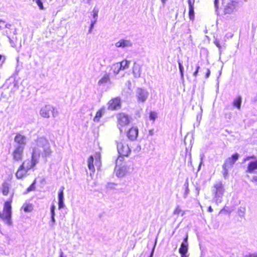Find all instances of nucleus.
<instances>
[{
    "mask_svg": "<svg viewBox=\"0 0 257 257\" xmlns=\"http://www.w3.org/2000/svg\"><path fill=\"white\" fill-rule=\"evenodd\" d=\"M123 157H118L116 160V167L115 169L116 176L119 178H122L130 173V168L127 165H123L121 167L118 166V161H121Z\"/></svg>",
    "mask_w": 257,
    "mask_h": 257,
    "instance_id": "39448f33",
    "label": "nucleus"
},
{
    "mask_svg": "<svg viewBox=\"0 0 257 257\" xmlns=\"http://www.w3.org/2000/svg\"><path fill=\"white\" fill-rule=\"evenodd\" d=\"M214 43L216 45V46L218 48H221V46L219 43V42L217 41V40H215V41L214 42Z\"/></svg>",
    "mask_w": 257,
    "mask_h": 257,
    "instance_id": "09e8293b",
    "label": "nucleus"
},
{
    "mask_svg": "<svg viewBox=\"0 0 257 257\" xmlns=\"http://www.w3.org/2000/svg\"><path fill=\"white\" fill-rule=\"evenodd\" d=\"M93 27H94V26L93 25V24H91L90 25V29L89 30V33H91V31H92V29H93Z\"/></svg>",
    "mask_w": 257,
    "mask_h": 257,
    "instance_id": "5fc2aeb1",
    "label": "nucleus"
},
{
    "mask_svg": "<svg viewBox=\"0 0 257 257\" xmlns=\"http://www.w3.org/2000/svg\"><path fill=\"white\" fill-rule=\"evenodd\" d=\"M189 15L190 19H193L194 17V7H189Z\"/></svg>",
    "mask_w": 257,
    "mask_h": 257,
    "instance_id": "473e14b6",
    "label": "nucleus"
},
{
    "mask_svg": "<svg viewBox=\"0 0 257 257\" xmlns=\"http://www.w3.org/2000/svg\"><path fill=\"white\" fill-rule=\"evenodd\" d=\"M210 71L209 69H207V73L206 74V78H208L210 76Z\"/></svg>",
    "mask_w": 257,
    "mask_h": 257,
    "instance_id": "8fccbe9b",
    "label": "nucleus"
},
{
    "mask_svg": "<svg viewBox=\"0 0 257 257\" xmlns=\"http://www.w3.org/2000/svg\"><path fill=\"white\" fill-rule=\"evenodd\" d=\"M178 64H179V70H180V74H181V79L183 80L184 79V74H183L184 67L182 64V62L179 60H178Z\"/></svg>",
    "mask_w": 257,
    "mask_h": 257,
    "instance_id": "c756f323",
    "label": "nucleus"
},
{
    "mask_svg": "<svg viewBox=\"0 0 257 257\" xmlns=\"http://www.w3.org/2000/svg\"><path fill=\"white\" fill-rule=\"evenodd\" d=\"M58 206L59 209L64 208L65 206L64 201H58Z\"/></svg>",
    "mask_w": 257,
    "mask_h": 257,
    "instance_id": "ea45409f",
    "label": "nucleus"
},
{
    "mask_svg": "<svg viewBox=\"0 0 257 257\" xmlns=\"http://www.w3.org/2000/svg\"><path fill=\"white\" fill-rule=\"evenodd\" d=\"M238 154L237 153H235V154L233 155L231 157L228 158L227 159L224 163L223 164L222 166V168H231L234 163L237 160L238 158Z\"/></svg>",
    "mask_w": 257,
    "mask_h": 257,
    "instance_id": "4468645a",
    "label": "nucleus"
},
{
    "mask_svg": "<svg viewBox=\"0 0 257 257\" xmlns=\"http://www.w3.org/2000/svg\"><path fill=\"white\" fill-rule=\"evenodd\" d=\"M188 249V243H182L179 251L181 254H186Z\"/></svg>",
    "mask_w": 257,
    "mask_h": 257,
    "instance_id": "b1692460",
    "label": "nucleus"
},
{
    "mask_svg": "<svg viewBox=\"0 0 257 257\" xmlns=\"http://www.w3.org/2000/svg\"><path fill=\"white\" fill-rule=\"evenodd\" d=\"M24 148L22 147L15 146L12 153L13 158L15 161H21L23 159Z\"/></svg>",
    "mask_w": 257,
    "mask_h": 257,
    "instance_id": "9b49d317",
    "label": "nucleus"
},
{
    "mask_svg": "<svg viewBox=\"0 0 257 257\" xmlns=\"http://www.w3.org/2000/svg\"><path fill=\"white\" fill-rule=\"evenodd\" d=\"M149 135L152 136L153 135V131L152 130H150L149 131Z\"/></svg>",
    "mask_w": 257,
    "mask_h": 257,
    "instance_id": "0e129e2a",
    "label": "nucleus"
},
{
    "mask_svg": "<svg viewBox=\"0 0 257 257\" xmlns=\"http://www.w3.org/2000/svg\"><path fill=\"white\" fill-rule=\"evenodd\" d=\"M155 243H156V242H155ZM155 245H156V244H155L152 250V251L151 252V254H150V255L149 257H153V254H154V250H155Z\"/></svg>",
    "mask_w": 257,
    "mask_h": 257,
    "instance_id": "a18cd8bd",
    "label": "nucleus"
},
{
    "mask_svg": "<svg viewBox=\"0 0 257 257\" xmlns=\"http://www.w3.org/2000/svg\"><path fill=\"white\" fill-rule=\"evenodd\" d=\"M35 182H34L33 183H32L27 189V192H30L31 191H33L35 189Z\"/></svg>",
    "mask_w": 257,
    "mask_h": 257,
    "instance_id": "e433bc0d",
    "label": "nucleus"
},
{
    "mask_svg": "<svg viewBox=\"0 0 257 257\" xmlns=\"http://www.w3.org/2000/svg\"><path fill=\"white\" fill-rule=\"evenodd\" d=\"M208 211L209 212H212L213 211V209L212 208L211 206H209L208 207Z\"/></svg>",
    "mask_w": 257,
    "mask_h": 257,
    "instance_id": "13d9d810",
    "label": "nucleus"
},
{
    "mask_svg": "<svg viewBox=\"0 0 257 257\" xmlns=\"http://www.w3.org/2000/svg\"><path fill=\"white\" fill-rule=\"evenodd\" d=\"M211 191L213 196V201L217 205L219 204L222 201V197L225 192L222 183L220 181L214 184L212 187Z\"/></svg>",
    "mask_w": 257,
    "mask_h": 257,
    "instance_id": "f03ea898",
    "label": "nucleus"
},
{
    "mask_svg": "<svg viewBox=\"0 0 257 257\" xmlns=\"http://www.w3.org/2000/svg\"><path fill=\"white\" fill-rule=\"evenodd\" d=\"M195 3V0H188L189 7H193Z\"/></svg>",
    "mask_w": 257,
    "mask_h": 257,
    "instance_id": "79ce46f5",
    "label": "nucleus"
},
{
    "mask_svg": "<svg viewBox=\"0 0 257 257\" xmlns=\"http://www.w3.org/2000/svg\"><path fill=\"white\" fill-rule=\"evenodd\" d=\"M39 158L32 154L31 159H27L22 164L24 167L28 171L33 168L38 163Z\"/></svg>",
    "mask_w": 257,
    "mask_h": 257,
    "instance_id": "9d476101",
    "label": "nucleus"
},
{
    "mask_svg": "<svg viewBox=\"0 0 257 257\" xmlns=\"http://www.w3.org/2000/svg\"><path fill=\"white\" fill-rule=\"evenodd\" d=\"M95 157L96 158V161H100V154L99 153H97L96 154V156Z\"/></svg>",
    "mask_w": 257,
    "mask_h": 257,
    "instance_id": "de8ad7c7",
    "label": "nucleus"
},
{
    "mask_svg": "<svg viewBox=\"0 0 257 257\" xmlns=\"http://www.w3.org/2000/svg\"><path fill=\"white\" fill-rule=\"evenodd\" d=\"M204 157V155L203 154L202 155H200V159H201V162H200V165H199V168H200V166H201V164L202 163V160H203V158Z\"/></svg>",
    "mask_w": 257,
    "mask_h": 257,
    "instance_id": "6e6d98bb",
    "label": "nucleus"
},
{
    "mask_svg": "<svg viewBox=\"0 0 257 257\" xmlns=\"http://www.w3.org/2000/svg\"><path fill=\"white\" fill-rule=\"evenodd\" d=\"M24 210L26 212H31L33 209V207L31 204H26L23 206Z\"/></svg>",
    "mask_w": 257,
    "mask_h": 257,
    "instance_id": "7c9ffc66",
    "label": "nucleus"
},
{
    "mask_svg": "<svg viewBox=\"0 0 257 257\" xmlns=\"http://www.w3.org/2000/svg\"><path fill=\"white\" fill-rule=\"evenodd\" d=\"M199 69H200V66L198 65H197L196 66V70L193 73V74L194 76L196 77L197 76V74H198V73Z\"/></svg>",
    "mask_w": 257,
    "mask_h": 257,
    "instance_id": "37998d69",
    "label": "nucleus"
},
{
    "mask_svg": "<svg viewBox=\"0 0 257 257\" xmlns=\"http://www.w3.org/2000/svg\"><path fill=\"white\" fill-rule=\"evenodd\" d=\"M37 3L38 6L39 7L40 10H44V8L43 7V3L41 0H34Z\"/></svg>",
    "mask_w": 257,
    "mask_h": 257,
    "instance_id": "f704fd0d",
    "label": "nucleus"
},
{
    "mask_svg": "<svg viewBox=\"0 0 257 257\" xmlns=\"http://www.w3.org/2000/svg\"><path fill=\"white\" fill-rule=\"evenodd\" d=\"M96 22V19H95L93 21H91V24H93V25L94 26V25L95 24Z\"/></svg>",
    "mask_w": 257,
    "mask_h": 257,
    "instance_id": "680f3d73",
    "label": "nucleus"
},
{
    "mask_svg": "<svg viewBox=\"0 0 257 257\" xmlns=\"http://www.w3.org/2000/svg\"><path fill=\"white\" fill-rule=\"evenodd\" d=\"M184 186H185V191L183 197L184 198H186L188 195L189 193V189L188 187V183H185L184 184Z\"/></svg>",
    "mask_w": 257,
    "mask_h": 257,
    "instance_id": "2f4dec72",
    "label": "nucleus"
},
{
    "mask_svg": "<svg viewBox=\"0 0 257 257\" xmlns=\"http://www.w3.org/2000/svg\"><path fill=\"white\" fill-rule=\"evenodd\" d=\"M251 181L257 182V175L253 176L252 178Z\"/></svg>",
    "mask_w": 257,
    "mask_h": 257,
    "instance_id": "3c124183",
    "label": "nucleus"
},
{
    "mask_svg": "<svg viewBox=\"0 0 257 257\" xmlns=\"http://www.w3.org/2000/svg\"><path fill=\"white\" fill-rule=\"evenodd\" d=\"M12 198L11 197L10 201H7L5 203L3 212H0V219L5 221L6 223L9 225L12 224Z\"/></svg>",
    "mask_w": 257,
    "mask_h": 257,
    "instance_id": "7ed1b4c3",
    "label": "nucleus"
},
{
    "mask_svg": "<svg viewBox=\"0 0 257 257\" xmlns=\"http://www.w3.org/2000/svg\"><path fill=\"white\" fill-rule=\"evenodd\" d=\"M116 143L117 152L120 156L127 157L131 151L128 145L122 140L116 141Z\"/></svg>",
    "mask_w": 257,
    "mask_h": 257,
    "instance_id": "423d86ee",
    "label": "nucleus"
},
{
    "mask_svg": "<svg viewBox=\"0 0 257 257\" xmlns=\"http://www.w3.org/2000/svg\"><path fill=\"white\" fill-rule=\"evenodd\" d=\"M94 159L92 156H90L88 159V167L89 169L93 173L94 172V167L93 165Z\"/></svg>",
    "mask_w": 257,
    "mask_h": 257,
    "instance_id": "a878e982",
    "label": "nucleus"
},
{
    "mask_svg": "<svg viewBox=\"0 0 257 257\" xmlns=\"http://www.w3.org/2000/svg\"><path fill=\"white\" fill-rule=\"evenodd\" d=\"M241 103V97L240 96H238L237 98H236V99H235L234 100L233 104L235 107H236L238 109H240Z\"/></svg>",
    "mask_w": 257,
    "mask_h": 257,
    "instance_id": "cd10ccee",
    "label": "nucleus"
},
{
    "mask_svg": "<svg viewBox=\"0 0 257 257\" xmlns=\"http://www.w3.org/2000/svg\"><path fill=\"white\" fill-rule=\"evenodd\" d=\"M11 26L12 25L10 24H7L5 25V27L8 29H10Z\"/></svg>",
    "mask_w": 257,
    "mask_h": 257,
    "instance_id": "4d7b16f0",
    "label": "nucleus"
},
{
    "mask_svg": "<svg viewBox=\"0 0 257 257\" xmlns=\"http://www.w3.org/2000/svg\"><path fill=\"white\" fill-rule=\"evenodd\" d=\"M55 206L54 204L52 205L50 208V211H51V216H55Z\"/></svg>",
    "mask_w": 257,
    "mask_h": 257,
    "instance_id": "4c0bfd02",
    "label": "nucleus"
},
{
    "mask_svg": "<svg viewBox=\"0 0 257 257\" xmlns=\"http://www.w3.org/2000/svg\"><path fill=\"white\" fill-rule=\"evenodd\" d=\"M10 189V185L7 182H4L2 185V192L4 195H8Z\"/></svg>",
    "mask_w": 257,
    "mask_h": 257,
    "instance_id": "393cba45",
    "label": "nucleus"
},
{
    "mask_svg": "<svg viewBox=\"0 0 257 257\" xmlns=\"http://www.w3.org/2000/svg\"><path fill=\"white\" fill-rule=\"evenodd\" d=\"M182 255H181V257H187L186 255V254H181Z\"/></svg>",
    "mask_w": 257,
    "mask_h": 257,
    "instance_id": "338daca9",
    "label": "nucleus"
},
{
    "mask_svg": "<svg viewBox=\"0 0 257 257\" xmlns=\"http://www.w3.org/2000/svg\"><path fill=\"white\" fill-rule=\"evenodd\" d=\"M133 73L135 78H139L141 75V67L136 63L133 67Z\"/></svg>",
    "mask_w": 257,
    "mask_h": 257,
    "instance_id": "aec40b11",
    "label": "nucleus"
},
{
    "mask_svg": "<svg viewBox=\"0 0 257 257\" xmlns=\"http://www.w3.org/2000/svg\"><path fill=\"white\" fill-rule=\"evenodd\" d=\"M16 34L17 30L16 28H15L13 31V35L8 36L10 42L11 44L12 47H16L19 41L17 37L16 36Z\"/></svg>",
    "mask_w": 257,
    "mask_h": 257,
    "instance_id": "a211bd4d",
    "label": "nucleus"
},
{
    "mask_svg": "<svg viewBox=\"0 0 257 257\" xmlns=\"http://www.w3.org/2000/svg\"><path fill=\"white\" fill-rule=\"evenodd\" d=\"M117 120V127L120 133H122V128L128 125L130 122V118L128 115L124 113H120L116 115Z\"/></svg>",
    "mask_w": 257,
    "mask_h": 257,
    "instance_id": "0eeeda50",
    "label": "nucleus"
},
{
    "mask_svg": "<svg viewBox=\"0 0 257 257\" xmlns=\"http://www.w3.org/2000/svg\"><path fill=\"white\" fill-rule=\"evenodd\" d=\"M51 222L50 223V226L52 227L55 225V222H56V220L55 219V216H51Z\"/></svg>",
    "mask_w": 257,
    "mask_h": 257,
    "instance_id": "58836bf2",
    "label": "nucleus"
},
{
    "mask_svg": "<svg viewBox=\"0 0 257 257\" xmlns=\"http://www.w3.org/2000/svg\"><path fill=\"white\" fill-rule=\"evenodd\" d=\"M59 257H66V256H63V253L62 252H61V254H60V255Z\"/></svg>",
    "mask_w": 257,
    "mask_h": 257,
    "instance_id": "69168bd1",
    "label": "nucleus"
},
{
    "mask_svg": "<svg viewBox=\"0 0 257 257\" xmlns=\"http://www.w3.org/2000/svg\"><path fill=\"white\" fill-rule=\"evenodd\" d=\"M149 118L151 120L154 121L157 118V114L155 112H151L150 113Z\"/></svg>",
    "mask_w": 257,
    "mask_h": 257,
    "instance_id": "72a5a7b5",
    "label": "nucleus"
},
{
    "mask_svg": "<svg viewBox=\"0 0 257 257\" xmlns=\"http://www.w3.org/2000/svg\"><path fill=\"white\" fill-rule=\"evenodd\" d=\"M105 111V107H101L98 111H97L95 117L93 118V121L95 122H98L100 118L102 116Z\"/></svg>",
    "mask_w": 257,
    "mask_h": 257,
    "instance_id": "4be33fe9",
    "label": "nucleus"
},
{
    "mask_svg": "<svg viewBox=\"0 0 257 257\" xmlns=\"http://www.w3.org/2000/svg\"><path fill=\"white\" fill-rule=\"evenodd\" d=\"M182 212V210L180 208L179 206H177L173 212L174 215H179Z\"/></svg>",
    "mask_w": 257,
    "mask_h": 257,
    "instance_id": "c9c22d12",
    "label": "nucleus"
},
{
    "mask_svg": "<svg viewBox=\"0 0 257 257\" xmlns=\"http://www.w3.org/2000/svg\"><path fill=\"white\" fill-rule=\"evenodd\" d=\"M149 92L144 89L138 88L136 92V97L138 103H145L148 98Z\"/></svg>",
    "mask_w": 257,
    "mask_h": 257,
    "instance_id": "6e6552de",
    "label": "nucleus"
},
{
    "mask_svg": "<svg viewBox=\"0 0 257 257\" xmlns=\"http://www.w3.org/2000/svg\"><path fill=\"white\" fill-rule=\"evenodd\" d=\"M255 170H257V160L255 161L250 162L248 164L246 172L252 173Z\"/></svg>",
    "mask_w": 257,
    "mask_h": 257,
    "instance_id": "412c9836",
    "label": "nucleus"
},
{
    "mask_svg": "<svg viewBox=\"0 0 257 257\" xmlns=\"http://www.w3.org/2000/svg\"><path fill=\"white\" fill-rule=\"evenodd\" d=\"M255 157L254 156H249V157H246L245 159H244V161L245 162L250 159H255Z\"/></svg>",
    "mask_w": 257,
    "mask_h": 257,
    "instance_id": "c03bdc74",
    "label": "nucleus"
},
{
    "mask_svg": "<svg viewBox=\"0 0 257 257\" xmlns=\"http://www.w3.org/2000/svg\"><path fill=\"white\" fill-rule=\"evenodd\" d=\"M225 207L222 208L219 212V214L222 213L224 211H225Z\"/></svg>",
    "mask_w": 257,
    "mask_h": 257,
    "instance_id": "e2e57ef3",
    "label": "nucleus"
},
{
    "mask_svg": "<svg viewBox=\"0 0 257 257\" xmlns=\"http://www.w3.org/2000/svg\"><path fill=\"white\" fill-rule=\"evenodd\" d=\"M107 105L108 109L111 110L119 109L120 108V99L119 97L112 99L108 101Z\"/></svg>",
    "mask_w": 257,
    "mask_h": 257,
    "instance_id": "f8f14e48",
    "label": "nucleus"
},
{
    "mask_svg": "<svg viewBox=\"0 0 257 257\" xmlns=\"http://www.w3.org/2000/svg\"><path fill=\"white\" fill-rule=\"evenodd\" d=\"M218 3V0H214V5L216 7H217V4Z\"/></svg>",
    "mask_w": 257,
    "mask_h": 257,
    "instance_id": "052dcab7",
    "label": "nucleus"
},
{
    "mask_svg": "<svg viewBox=\"0 0 257 257\" xmlns=\"http://www.w3.org/2000/svg\"><path fill=\"white\" fill-rule=\"evenodd\" d=\"M32 154L38 158L41 155L44 157L51 155L52 151L48 140L44 137L38 138L32 144Z\"/></svg>",
    "mask_w": 257,
    "mask_h": 257,
    "instance_id": "f257e3e1",
    "label": "nucleus"
},
{
    "mask_svg": "<svg viewBox=\"0 0 257 257\" xmlns=\"http://www.w3.org/2000/svg\"><path fill=\"white\" fill-rule=\"evenodd\" d=\"M138 135V129L137 127H132L127 133V137L128 138L134 141L136 140Z\"/></svg>",
    "mask_w": 257,
    "mask_h": 257,
    "instance_id": "f3484780",
    "label": "nucleus"
},
{
    "mask_svg": "<svg viewBox=\"0 0 257 257\" xmlns=\"http://www.w3.org/2000/svg\"><path fill=\"white\" fill-rule=\"evenodd\" d=\"M228 167L223 168V175L224 177L225 178L227 175L228 174Z\"/></svg>",
    "mask_w": 257,
    "mask_h": 257,
    "instance_id": "a19ab883",
    "label": "nucleus"
},
{
    "mask_svg": "<svg viewBox=\"0 0 257 257\" xmlns=\"http://www.w3.org/2000/svg\"><path fill=\"white\" fill-rule=\"evenodd\" d=\"M64 189V187L62 186L60 188L58 192V201H64V193L63 191Z\"/></svg>",
    "mask_w": 257,
    "mask_h": 257,
    "instance_id": "c85d7f7f",
    "label": "nucleus"
},
{
    "mask_svg": "<svg viewBox=\"0 0 257 257\" xmlns=\"http://www.w3.org/2000/svg\"><path fill=\"white\" fill-rule=\"evenodd\" d=\"M115 46L117 48H124L130 47L132 46V43L130 40L120 39L115 44Z\"/></svg>",
    "mask_w": 257,
    "mask_h": 257,
    "instance_id": "2eb2a0df",
    "label": "nucleus"
},
{
    "mask_svg": "<svg viewBox=\"0 0 257 257\" xmlns=\"http://www.w3.org/2000/svg\"><path fill=\"white\" fill-rule=\"evenodd\" d=\"M110 74L106 72L98 81V85L101 86L110 82Z\"/></svg>",
    "mask_w": 257,
    "mask_h": 257,
    "instance_id": "6ab92c4d",
    "label": "nucleus"
},
{
    "mask_svg": "<svg viewBox=\"0 0 257 257\" xmlns=\"http://www.w3.org/2000/svg\"><path fill=\"white\" fill-rule=\"evenodd\" d=\"M27 141V138L25 136L17 134L14 138V142L16 144L15 146H20L25 148Z\"/></svg>",
    "mask_w": 257,
    "mask_h": 257,
    "instance_id": "ddd939ff",
    "label": "nucleus"
},
{
    "mask_svg": "<svg viewBox=\"0 0 257 257\" xmlns=\"http://www.w3.org/2000/svg\"><path fill=\"white\" fill-rule=\"evenodd\" d=\"M40 115L46 118H49L51 114H52L53 117H56L58 114L57 109L51 105H45L42 107L39 112Z\"/></svg>",
    "mask_w": 257,
    "mask_h": 257,
    "instance_id": "20e7f679",
    "label": "nucleus"
},
{
    "mask_svg": "<svg viewBox=\"0 0 257 257\" xmlns=\"http://www.w3.org/2000/svg\"><path fill=\"white\" fill-rule=\"evenodd\" d=\"M188 234H186L185 238L184 239L183 242L182 243H188Z\"/></svg>",
    "mask_w": 257,
    "mask_h": 257,
    "instance_id": "603ef678",
    "label": "nucleus"
},
{
    "mask_svg": "<svg viewBox=\"0 0 257 257\" xmlns=\"http://www.w3.org/2000/svg\"><path fill=\"white\" fill-rule=\"evenodd\" d=\"M98 14L97 12H94L93 14V18L95 19H96V17H97Z\"/></svg>",
    "mask_w": 257,
    "mask_h": 257,
    "instance_id": "bf43d9fd",
    "label": "nucleus"
},
{
    "mask_svg": "<svg viewBox=\"0 0 257 257\" xmlns=\"http://www.w3.org/2000/svg\"><path fill=\"white\" fill-rule=\"evenodd\" d=\"M155 243H156V242H155ZM155 245H156V244H155L152 250V251L151 252V254H150V255L149 257H153V254H154V250H155Z\"/></svg>",
    "mask_w": 257,
    "mask_h": 257,
    "instance_id": "49530a36",
    "label": "nucleus"
},
{
    "mask_svg": "<svg viewBox=\"0 0 257 257\" xmlns=\"http://www.w3.org/2000/svg\"><path fill=\"white\" fill-rule=\"evenodd\" d=\"M249 257H257V252L250 254Z\"/></svg>",
    "mask_w": 257,
    "mask_h": 257,
    "instance_id": "864d4df0",
    "label": "nucleus"
},
{
    "mask_svg": "<svg viewBox=\"0 0 257 257\" xmlns=\"http://www.w3.org/2000/svg\"><path fill=\"white\" fill-rule=\"evenodd\" d=\"M167 0H161L163 4H165Z\"/></svg>",
    "mask_w": 257,
    "mask_h": 257,
    "instance_id": "774afa93",
    "label": "nucleus"
},
{
    "mask_svg": "<svg viewBox=\"0 0 257 257\" xmlns=\"http://www.w3.org/2000/svg\"><path fill=\"white\" fill-rule=\"evenodd\" d=\"M28 170H26L23 165H21L16 173V176L17 179H21L26 177Z\"/></svg>",
    "mask_w": 257,
    "mask_h": 257,
    "instance_id": "dca6fc26",
    "label": "nucleus"
},
{
    "mask_svg": "<svg viewBox=\"0 0 257 257\" xmlns=\"http://www.w3.org/2000/svg\"><path fill=\"white\" fill-rule=\"evenodd\" d=\"M111 69L113 71V73L115 75H117L121 70L119 66V62L113 64L111 67Z\"/></svg>",
    "mask_w": 257,
    "mask_h": 257,
    "instance_id": "5701e85b",
    "label": "nucleus"
},
{
    "mask_svg": "<svg viewBox=\"0 0 257 257\" xmlns=\"http://www.w3.org/2000/svg\"><path fill=\"white\" fill-rule=\"evenodd\" d=\"M130 63V62L129 61L125 60L122 61L121 62H119V64L121 69L124 70L128 68Z\"/></svg>",
    "mask_w": 257,
    "mask_h": 257,
    "instance_id": "bb28decb",
    "label": "nucleus"
},
{
    "mask_svg": "<svg viewBox=\"0 0 257 257\" xmlns=\"http://www.w3.org/2000/svg\"><path fill=\"white\" fill-rule=\"evenodd\" d=\"M223 4L224 5V13L230 14L236 10L237 3L235 1H233L224 0Z\"/></svg>",
    "mask_w": 257,
    "mask_h": 257,
    "instance_id": "1a4fd4ad",
    "label": "nucleus"
}]
</instances>
